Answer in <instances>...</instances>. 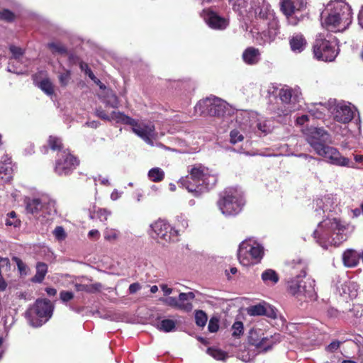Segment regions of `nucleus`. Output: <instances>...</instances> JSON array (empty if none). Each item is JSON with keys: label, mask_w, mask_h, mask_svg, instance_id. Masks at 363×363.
<instances>
[{"label": "nucleus", "mask_w": 363, "mask_h": 363, "mask_svg": "<svg viewBox=\"0 0 363 363\" xmlns=\"http://www.w3.org/2000/svg\"><path fill=\"white\" fill-rule=\"evenodd\" d=\"M233 11L245 21L254 18L267 21V29L257 32L254 36L256 43L265 45L273 43L280 34V26L274 11L265 0H229Z\"/></svg>", "instance_id": "obj_1"}, {"label": "nucleus", "mask_w": 363, "mask_h": 363, "mask_svg": "<svg viewBox=\"0 0 363 363\" xmlns=\"http://www.w3.org/2000/svg\"><path fill=\"white\" fill-rule=\"evenodd\" d=\"M349 225L337 217H330L320 222L313 232V238L323 248L339 245L347 239Z\"/></svg>", "instance_id": "obj_2"}, {"label": "nucleus", "mask_w": 363, "mask_h": 363, "mask_svg": "<svg viewBox=\"0 0 363 363\" xmlns=\"http://www.w3.org/2000/svg\"><path fill=\"white\" fill-rule=\"evenodd\" d=\"M322 25L330 32H343L352 22L351 6L343 0L328 3L321 13Z\"/></svg>", "instance_id": "obj_3"}, {"label": "nucleus", "mask_w": 363, "mask_h": 363, "mask_svg": "<svg viewBox=\"0 0 363 363\" xmlns=\"http://www.w3.org/2000/svg\"><path fill=\"white\" fill-rule=\"evenodd\" d=\"M189 172L190 174L182 178L179 182L195 196L213 188L217 183V175L200 164L194 165Z\"/></svg>", "instance_id": "obj_4"}, {"label": "nucleus", "mask_w": 363, "mask_h": 363, "mask_svg": "<svg viewBox=\"0 0 363 363\" xmlns=\"http://www.w3.org/2000/svg\"><path fill=\"white\" fill-rule=\"evenodd\" d=\"M286 284L287 292L298 301L308 302L317 298L315 280L311 277H289Z\"/></svg>", "instance_id": "obj_5"}, {"label": "nucleus", "mask_w": 363, "mask_h": 363, "mask_svg": "<svg viewBox=\"0 0 363 363\" xmlns=\"http://www.w3.org/2000/svg\"><path fill=\"white\" fill-rule=\"evenodd\" d=\"M314 57L323 62H333L339 53L338 41L328 31L318 34L313 46Z\"/></svg>", "instance_id": "obj_6"}, {"label": "nucleus", "mask_w": 363, "mask_h": 363, "mask_svg": "<svg viewBox=\"0 0 363 363\" xmlns=\"http://www.w3.org/2000/svg\"><path fill=\"white\" fill-rule=\"evenodd\" d=\"M218 206L225 216H233L238 214L244 206L242 192L237 188H226L220 196Z\"/></svg>", "instance_id": "obj_7"}, {"label": "nucleus", "mask_w": 363, "mask_h": 363, "mask_svg": "<svg viewBox=\"0 0 363 363\" xmlns=\"http://www.w3.org/2000/svg\"><path fill=\"white\" fill-rule=\"evenodd\" d=\"M263 255V247L252 238L245 240L239 245L238 257L240 263L243 266L259 263Z\"/></svg>", "instance_id": "obj_8"}, {"label": "nucleus", "mask_w": 363, "mask_h": 363, "mask_svg": "<svg viewBox=\"0 0 363 363\" xmlns=\"http://www.w3.org/2000/svg\"><path fill=\"white\" fill-rule=\"evenodd\" d=\"M195 111L201 115L223 117L226 112V103L217 97H208L199 101L195 106Z\"/></svg>", "instance_id": "obj_9"}, {"label": "nucleus", "mask_w": 363, "mask_h": 363, "mask_svg": "<svg viewBox=\"0 0 363 363\" xmlns=\"http://www.w3.org/2000/svg\"><path fill=\"white\" fill-rule=\"evenodd\" d=\"M79 164V159L69 150H65L57 152L54 171L59 176H67L70 174Z\"/></svg>", "instance_id": "obj_10"}, {"label": "nucleus", "mask_w": 363, "mask_h": 363, "mask_svg": "<svg viewBox=\"0 0 363 363\" xmlns=\"http://www.w3.org/2000/svg\"><path fill=\"white\" fill-rule=\"evenodd\" d=\"M279 97L282 103L289 106L284 115L298 109L300 107L298 104L303 99L302 93L298 86L294 88L288 86H284L279 91Z\"/></svg>", "instance_id": "obj_11"}, {"label": "nucleus", "mask_w": 363, "mask_h": 363, "mask_svg": "<svg viewBox=\"0 0 363 363\" xmlns=\"http://www.w3.org/2000/svg\"><path fill=\"white\" fill-rule=\"evenodd\" d=\"M328 106L334 120L337 122L346 124L354 118L355 108L351 106L350 104H347L345 102L335 104V101H329Z\"/></svg>", "instance_id": "obj_12"}, {"label": "nucleus", "mask_w": 363, "mask_h": 363, "mask_svg": "<svg viewBox=\"0 0 363 363\" xmlns=\"http://www.w3.org/2000/svg\"><path fill=\"white\" fill-rule=\"evenodd\" d=\"M316 153L323 157L331 164L340 167H355L348 158L341 155L337 148L328 146L326 144L321 147Z\"/></svg>", "instance_id": "obj_13"}, {"label": "nucleus", "mask_w": 363, "mask_h": 363, "mask_svg": "<svg viewBox=\"0 0 363 363\" xmlns=\"http://www.w3.org/2000/svg\"><path fill=\"white\" fill-rule=\"evenodd\" d=\"M306 140L316 152L330 140L329 133L323 128L311 126L303 130Z\"/></svg>", "instance_id": "obj_14"}, {"label": "nucleus", "mask_w": 363, "mask_h": 363, "mask_svg": "<svg viewBox=\"0 0 363 363\" xmlns=\"http://www.w3.org/2000/svg\"><path fill=\"white\" fill-rule=\"evenodd\" d=\"M337 198L333 194H327L321 198H318L313 201L315 216H322L326 212H337L338 210Z\"/></svg>", "instance_id": "obj_15"}, {"label": "nucleus", "mask_w": 363, "mask_h": 363, "mask_svg": "<svg viewBox=\"0 0 363 363\" xmlns=\"http://www.w3.org/2000/svg\"><path fill=\"white\" fill-rule=\"evenodd\" d=\"M248 340L250 344L262 351L270 350L273 345L272 337L264 336L262 329H251L249 333Z\"/></svg>", "instance_id": "obj_16"}, {"label": "nucleus", "mask_w": 363, "mask_h": 363, "mask_svg": "<svg viewBox=\"0 0 363 363\" xmlns=\"http://www.w3.org/2000/svg\"><path fill=\"white\" fill-rule=\"evenodd\" d=\"M116 118L121 121V123L130 125L133 131L144 140H149L151 129L143 123H139L135 119L125 115L124 113H115Z\"/></svg>", "instance_id": "obj_17"}, {"label": "nucleus", "mask_w": 363, "mask_h": 363, "mask_svg": "<svg viewBox=\"0 0 363 363\" xmlns=\"http://www.w3.org/2000/svg\"><path fill=\"white\" fill-rule=\"evenodd\" d=\"M203 18L206 24L214 30H225L229 25L227 18L220 16L216 12L211 10L203 11Z\"/></svg>", "instance_id": "obj_18"}, {"label": "nucleus", "mask_w": 363, "mask_h": 363, "mask_svg": "<svg viewBox=\"0 0 363 363\" xmlns=\"http://www.w3.org/2000/svg\"><path fill=\"white\" fill-rule=\"evenodd\" d=\"M30 313L40 319L45 318L44 321H46L52 315V306L48 300H37L30 308Z\"/></svg>", "instance_id": "obj_19"}, {"label": "nucleus", "mask_w": 363, "mask_h": 363, "mask_svg": "<svg viewBox=\"0 0 363 363\" xmlns=\"http://www.w3.org/2000/svg\"><path fill=\"white\" fill-rule=\"evenodd\" d=\"M287 267L291 274L290 277L306 278L307 277L308 264L302 259H295L287 263Z\"/></svg>", "instance_id": "obj_20"}, {"label": "nucleus", "mask_w": 363, "mask_h": 363, "mask_svg": "<svg viewBox=\"0 0 363 363\" xmlns=\"http://www.w3.org/2000/svg\"><path fill=\"white\" fill-rule=\"evenodd\" d=\"M179 230L172 228L165 220L160 219V239L167 242L178 240Z\"/></svg>", "instance_id": "obj_21"}, {"label": "nucleus", "mask_w": 363, "mask_h": 363, "mask_svg": "<svg viewBox=\"0 0 363 363\" xmlns=\"http://www.w3.org/2000/svg\"><path fill=\"white\" fill-rule=\"evenodd\" d=\"M289 45L294 53H301L306 48L307 41L301 33H296L289 37Z\"/></svg>", "instance_id": "obj_22"}, {"label": "nucleus", "mask_w": 363, "mask_h": 363, "mask_svg": "<svg viewBox=\"0 0 363 363\" xmlns=\"http://www.w3.org/2000/svg\"><path fill=\"white\" fill-rule=\"evenodd\" d=\"M195 295L193 292L180 293L177 298V309L185 312H189L193 309L191 301L194 300Z\"/></svg>", "instance_id": "obj_23"}, {"label": "nucleus", "mask_w": 363, "mask_h": 363, "mask_svg": "<svg viewBox=\"0 0 363 363\" xmlns=\"http://www.w3.org/2000/svg\"><path fill=\"white\" fill-rule=\"evenodd\" d=\"M242 57L247 65H254L260 61L261 53L259 49L254 47H249L244 50Z\"/></svg>", "instance_id": "obj_24"}, {"label": "nucleus", "mask_w": 363, "mask_h": 363, "mask_svg": "<svg viewBox=\"0 0 363 363\" xmlns=\"http://www.w3.org/2000/svg\"><path fill=\"white\" fill-rule=\"evenodd\" d=\"M361 258V252H358L352 249H347L342 254V262L344 265L347 267H354L357 266Z\"/></svg>", "instance_id": "obj_25"}, {"label": "nucleus", "mask_w": 363, "mask_h": 363, "mask_svg": "<svg viewBox=\"0 0 363 363\" xmlns=\"http://www.w3.org/2000/svg\"><path fill=\"white\" fill-rule=\"evenodd\" d=\"M247 313L252 316L256 315H267L269 317H276V313L269 306H264L262 304H257L251 306L247 309Z\"/></svg>", "instance_id": "obj_26"}, {"label": "nucleus", "mask_w": 363, "mask_h": 363, "mask_svg": "<svg viewBox=\"0 0 363 363\" xmlns=\"http://www.w3.org/2000/svg\"><path fill=\"white\" fill-rule=\"evenodd\" d=\"M296 5L293 0H281V9L282 12L286 16L290 23L296 25L297 21L294 19V15L296 16L295 13Z\"/></svg>", "instance_id": "obj_27"}, {"label": "nucleus", "mask_w": 363, "mask_h": 363, "mask_svg": "<svg viewBox=\"0 0 363 363\" xmlns=\"http://www.w3.org/2000/svg\"><path fill=\"white\" fill-rule=\"evenodd\" d=\"M274 127V121L272 118H267L264 117H261L258 118L257 122V130L266 135L270 133Z\"/></svg>", "instance_id": "obj_28"}, {"label": "nucleus", "mask_w": 363, "mask_h": 363, "mask_svg": "<svg viewBox=\"0 0 363 363\" xmlns=\"http://www.w3.org/2000/svg\"><path fill=\"white\" fill-rule=\"evenodd\" d=\"M307 109L310 116L320 119L323 117L325 111L329 109L328 103L325 104L322 103L312 104L308 106Z\"/></svg>", "instance_id": "obj_29"}, {"label": "nucleus", "mask_w": 363, "mask_h": 363, "mask_svg": "<svg viewBox=\"0 0 363 363\" xmlns=\"http://www.w3.org/2000/svg\"><path fill=\"white\" fill-rule=\"evenodd\" d=\"M42 208L43 203L39 199H27L26 200V210L28 213L37 215Z\"/></svg>", "instance_id": "obj_30"}, {"label": "nucleus", "mask_w": 363, "mask_h": 363, "mask_svg": "<svg viewBox=\"0 0 363 363\" xmlns=\"http://www.w3.org/2000/svg\"><path fill=\"white\" fill-rule=\"evenodd\" d=\"M74 289L77 291H84L89 294H94L101 291L102 284L96 282L91 284H76Z\"/></svg>", "instance_id": "obj_31"}, {"label": "nucleus", "mask_w": 363, "mask_h": 363, "mask_svg": "<svg viewBox=\"0 0 363 363\" xmlns=\"http://www.w3.org/2000/svg\"><path fill=\"white\" fill-rule=\"evenodd\" d=\"M48 273V265L44 262H38L36 264V273L31 279L33 283H41Z\"/></svg>", "instance_id": "obj_32"}, {"label": "nucleus", "mask_w": 363, "mask_h": 363, "mask_svg": "<svg viewBox=\"0 0 363 363\" xmlns=\"http://www.w3.org/2000/svg\"><path fill=\"white\" fill-rule=\"evenodd\" d=\"M173 87L184 92H190L195 88V83L190 79L174 81Z\"/></svg>", "instance_id": "obj_33"}, {"label": "nucleus", "mask_w": 363, "mask_h": 363, "mask_svg": "<svg viewBox=\"0 0 363 363\" xmlns=\"http://www.w3.org/2000/svg\"><path fill=\"white\" fill-rule=\"evenodd\" d=\"M37 86L48 96H52L55 93L53 84L49 78L42 79L37 83Z\"/></svg>", "instance_id": "obj_34"}, {"label": "nucleus", "mask_w": 363, "mask_h": 363, "mask_svg": "<svg viewBox=\"0 0 363 363\" xmlns=\"http://www.w3.org/2000/svg\"><path fill=\"white\" fill-rule=\"evenodd\" d=\"M115 113H122L119 111H113L111 116H109L101 107L97 108L95 111V115L104 121H111L112 120H114L117 123H121V121L116 118L117 116Z\"/></svg>", "instance_id": "obj_35"}, {"label": "nucleus", "mask_w": 363, "mask_h": 363, "mask_svg": "<svg viewBox=\"0 0 363 363\" xmlns=\"http://www.w3.org/2000/svg\"><path fill=\"white\" fill-rule=\"evenodd\" d=\"M5 224L6 226L13 227L15 228H20L21 225V221L20 218L18 217L16 213L12 211L6 215Z\"/></svg>", "instance_id": "obj_36"}, {"label": "nucleus", "mask_w": 363, "mask_h": 363, "mask_svg": "<svg viewBox=\"0 0 363 363\" xmlns=\"http://www.w3.org/2000/svg\"><path fill=\"white\" fill-rule=\"evenodd\" d=\"M262 279L266 284L269 282L276 284L279 281V276L274 270L269 269L262 274Z\"/></svg>", "instance_id": "obj_37"}, {"label": "nucleus", "mask_w": 363, "mask_h": 363, "mask_svg": "<svg viewBox=\"0 0 363 363\" xmlns=\"http://www.w3.org/2000/svg\"><path fill=\"white\" fill-rule=\"evenodd\" d=\"M48 144L50 148L53 151L60 152L63 150V143L62 140L58 137L50 135L48 138Z\"/></svg>", "instance_id": "obj_38"}, {"label": "nucleus", "mask_w": 363, "mask_h": 363, "mask_svg": "<svg viewBox=\"0 0 363 363\" xmlns=\"http://www.w3.org/2000/svg\"><path fill=\"white\" fill-rule=\"evenodd\" d=\"M343 294H348L349 297L354 298L357 296V285L354 282H347L342 285Z\"/></svg>", "instance_id": "obj_39"}, {"label": "nucleus", "mask_w": 363, "mask_h": 363, "mask_svg": "<svg viewBox=\"0 0 363 363\" xmlns=\"http://www.w3.org/2000/svg\"><path fill=\"white\" fill-rule=\"evenodd\" d=\"M47 46L54 55L57 53L65 55L67 53V48L61 43H49Z\"/></svg>", "instance_id": "obj_40"}, {"label": "nucleus", "mask_w": 363, "mask_h": 363, "mask_svg": "<svg viewBox=\"0 0 363 363\" xmlns=\"http://www.w3.org/2000/svg\"><path fill=\"white\" fill-rule=\"evenodd\" d=\"M208 320V317L206 313L201 311L198 310L195 312V321L196 324L199 327H204L206 324V322Z\"/></svg>", "instance_id": "obj_41"}, {"label": "nucleus", "mask_w": 363, "mask_h": 363, "mask_svg": "<svg viewBox=\"0 0 363 363\" xmlns=\"http://www.w3.org/2000/svg\"><path fill=\"white\" fill-rule=\"evenodd\" d=\"M106 105L112 108H117L118 105V99L117 96L111 91L106 94L105 97Z\"/></svg>", "instance_id": "obj_42"}, {"label": "nucleus", "mask_w": 363, "mask_h": 363, "mask_svg": "<svg viewBox=\"0 0 363 363\" xmlns=\"http://www.w3.org/2000/svg\"><path fill=\"white\" fill-rule=\"evenodd\" d=\"M176 323L171 319H164L160 321V330L164 332H172L175 330Z\"/></svg>", "instance_id": "obj_43"}, {"label": "nucleus", "mask_w": 363, "mask_h": 363, "mask_svg": "<svg viewBox=\"0 0 363 363\" xmlns=\"http://www.w3.org/2000/svg\"><path fill=\"white\" fill-rule=\"evenodd\" d=\"M348 315L355 318H359L363 316V305L354 304L352 308L348 311Z\"/></svg>", "instance_id": "obj_44"}, {"label": "nucleus", "mask_w": 363, "mask_h": 363, "mask_svg": "<svg viewBox=\"0 0 363 363\" xmlns=\"http://www.w3.org/2000/svg\"><path fill=\"white\" fill-rule=\"evenodd\" d=\"M207 353L218 360H225L227 357L226 353L218 349L208 348Z\"/></svg>", "instance_id": "obj_45"}, {"label": "nucleus", "mask_w": 363, "mask_h": 363, "mask_svg": "<svg viewBox=\"0 0 363 363\" xmlns=\"http://www.w3.org/2000/svg\"><path fill=\"white\" fill-rule=\"evenodd\" d=\"M15 18L16 15L9 9H4L0 11V20L11 23L15 20Z\"/></svg>", "instance_id": "obj_46"}, {"label": "nucleus", "mask_w": 363, "mask_h": 363, "mask_svg": "<svg viewBox=\"0 0 363 363\" xmlns=\"http://www.w3.org/2000/svg\"><path fill=\"white\" fill-rule=\"evenodd\" d=\"M233 333L234 337H239L243 334L244 327L241 321H235L232 325Z\"/></svg>", "instance_id": "obj_47"}, {"label": "nucleus", "mask_w": 363, "mask_h": 363, "mask_svg": "<svg viewBox=\"0 0 363 363\" xmlns=\"http://www.w3.org/2000/svg\"><path fill=\"white\" fill-rule=\"evenodd\" d=\"M79 67L82 71H84L86 75L93 81L96 82V80L100 82V81L95 77L94 74L91 71V69L89 67V65L87 63L81 61L79 62Z\"/></svg>", "instance_id": "obj_48"}, {"label": "nucleus", "mask_w": 363, "mask_h": 363, "mask_svg": "<svg viewBox=\"0 0 363 363\" xmlns=\"http://www.w3.org/2000/svg\"><path fill=\"white\" fill-rule=\"evenodd\" d=\"M12 169L5 164H0V179H8L11 174Z\"/></svg>", "instance_id": "obj_49"}, {"label": "nucleus", "mask_w": 363, "mask_h": 363, "mask_svg": "<svg viewBox=\"0 0 363 363\" xmlns=\"http://www.w3.org/2000/svg\"><path fill=\"white\" fill-rule=\"evenodd\" d=\"M218 323H219V318L218 317H216V316L211 317L209 320L208 325V331L211 333L217 332L219 328Z\"/></svg>", "instance_id": "obj_50"}, {"label": "nucleus", "mask_w": 363, "mask_h": 363, "mask_svg": "<svg viewBox=\"0 0 363 363\" xmlns=\"http://www.w3.org/2000/svg\"><path fill=\"white\" fill-rule=\"evenodd\" d=\"M53 235L59 241L64 240L67 237V234L62 226H57L53 230Z\"/></svg>", "instance_id": "obj_51"}, {"label": "nucleus", "mask_w": 363, "mask_h": 363, "mask_svg": "<svg viewBox=\"0 0 363 363\" xmlns=\"http://www.w3.org/2000/svg\"><path fill=\"white\" fill-rule=\"evenodd\" d=\"M230 141L232 144H235L238 142L242 141L244 139L243 135L240 134V132L237 130H231L230 133Z\"/></svg>", "instance_id": "obj_52"}, {"label": "nucleus", "mask_w": 363, "mask_h": 363, "mask_svg": "<svg viewBox=\"0 0 363 363\" xmlns=\"http://www.w3.org/2000/svg\"><path fill=\"white\" fill-rule=\"evenodd\" d=\"M71 77V72L69 70H66L65 72L61 73L59 75V81L62 86H65L67 85Z\"/></svg>", "instance_id": "obj_53"}, {"label": "nucleus", "mask_w": 363, "mask_h": 363, "mask_svg": "<svg viewBox=\"0 0 363 363\" xmlns=\"http://www.w3.org/2000/svg\"><path fill=\"white\" fill-rule=\"evenodd\" d=\"M159 225L157 221L154 222L153 223L150 224V230L148 231L149 235L150 237L155 240H157L159 237Z\"/></svg>", "instance_id": "obj_54"}, {"label": "nucleus", "mask_w": 363, "mask_h": 363, "mask_svg": "<svg viewBox=\"0 0 363 363\" xmlns=\"http://www.w3.org/2000/svg\"><path fill=\"white\" fill-rule=\"evenodd\" d=\"M160 302L162 303L169 306L170 307L177 308V298L176 297H166V298H160Z\"/></svg>", "instance_id": "obj_55"}, {"label": "nucleus", "mask_w": 363, "mask_h": 363, "mask_svg": "<svg viewBox=\"0 0 363 363\" xmlns=\"http://www.w3.org/2000/svg\"><path fill=\"white\" fill-rule=\"evenodd\" d=\"M111 215V211L106 208H99L96 211V216L101 221H106L108 217Z\"/></svg>", "instance_id": "obj_56"}, {"label": "nucleus", "mask_w": 363, "mask_h": 363, "mask_svg": "<svg viewBox=\"0 0 363 363\" xmlns=\"http://www.w3.org/2000/svg\"><path fill=\"white\" fill-rule=\"evenodd\" d=\"M118 237V233L113 229L106 230L104 233V238L108 241L116 240Z\"/></svg>", "instance_id": "obj_57"}, {"label": "nucleus", "mask_w": 363, "mask_h": 363, "mask_svg": "<svg viewBox=\"0 0 363 363\" xmlns=\"http://www.w3.org/2000/svg\"><path fill=\"white\" fill-rule=\"evenodd\" d=\"M9 50L15 59H19L24 53L23 50L21 48L15 45H11L9 47Z\"/></svg>", "instance_id": "obj_58"}, {"label": "nucleus", "mask_w": 363, "mask_h": 363, "mask_svg": "<svg viewBox=\"0 0 363 363\" xmlns=\"http://www.w3.org/2000/svg\"><path fill=\"white\" fill-rule=\"evenodd\" d=\"M148 177L152 182H159V167L151 169L148 172Z\"/></svg>", "instance_id": "obj_59"}, {"label": "nucleus", "mask_w": 363, "mask_h": 363, "mask_svg": "<svg viewBox=\"0 0 363 363\" xmlns=\"http://www.w3.org/2000/svg\"><path fill=\"white\" fill-rule=\"evenodd\" d=\"M60 297L63 302H67L74 298V294L72 291H62L60 293Z\"/></svg>", "instance_id": "obj_60"}, {"label": "nucleus", "mask_w": 363, "mask_h": 363, "mask_svg": "<svg viewBox=\"0 0 363 363\" xmlns=\"http://www.w3.org/2000/svg\"><path fill=\"white\" fill-rule=\"evenodd\" d=\"M13 260L16 262V265H17L18 269L20 271V272L26 273V264L20 258H18V257H14Z\"/></svg>", "instance_id": "obj_61"}, {"label": "nucleus", "mask_w": 363, "mask_h": 363, "mask_svg": "<svg viewBox=\"0 0 363 363\" xmlns=\"http://www.w3.org/2000/svg\"><path fill=\"white\" fill-rule=\"evenodd\" d=\"M294 2V4L296 5L295 7V13H296V17L297 16L296 14L306 6V2L304 0H293Z\"/></svg>", "instance_id": "obj_62"}, {"label": "nucleus", "mask_w": 363, "mask_h": 363, "mask_svg": "<svg viewBox=\"0 0 363 363\" xmlns=\"http://www.w3.org/2000/svg\"><path fill=\"white\" fill-rule=\"evenodd\" d=\"M309 121V116L308 115H302L299 117H297L296 120V125H303L305 123L308 122Z\"/></svg>", "instance_id": "obj_63"}, {"label": "nucleus", "mask_w": 363, "mask_h": 363, "mask_svg": "<svg viewBox=\"0 0 363 363\" xmlns=\"http://www.w3.org/2000/svg\"><path fill=\"white\" fill-rule=\"evenodd\" d=\"M140 289H141V286L139 283H138V282L133 283L129 286V288H128L129 294H135Z\"/></svg>", "instance_id": "obj_64"}]
</instances>
